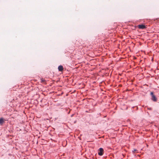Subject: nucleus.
<instances>
[{
  "mask_svg": "<svg viewBox=\"0 0 159 159\" xmlns=\"http://www.w3.org/2000/svg\"><path fill=\"white\" fill-rule=\"evenodd\" d=\"M137 150L136 149H134L133 150V152H137Z\"/></svg>",
  "mask_w": 159,
  "mask_h": 159,
  "instance_id": "423d86ee",
  "label": "nucleus"
},
{
  "mask_svg": "<svg viewBox=\"0 0 159 159\" xmlns=\"http://www.w3.org/2000/svg\"><path fill=\"white\" fill-rule=\"evenodd\" d=\"M4 122V120L3 118H0V125H2Z\"/></svg>",
  "mask_w": 159,
  "mask_h": 159,
  "instance_id": "39448f33",
  "label": "nucleus"
},
{
  "mask_svg": "<svg viewBox=\"0 0 159 159\" xmlns=\"http://www.w3.org/2000/svg\"><path fill=\"white\" fill-rule=\"evenodd\" d=\"M63 69V66L61 65H60L58 67V70L59 71H62Z\"/></svg>",
  "mask_w": 159,
  "mask_h": 159,
  "instance_id": "20e7f679",
  "label": "nucleus"
},
{
  "mask_svg": "<svg viewBox=\"0 0 159 159\" xmlns=\"http://www.w3.org/2000/svg\"><path fill=\"white\" fill-rule=\"evenodd\" d=\"M151 95L152 96V100L154 101H156L157 100V99L156 97L155 96V95L153 94V93L151 92Z\"/></svg>",
  "mask_w": 159,
  "mask_h": 159,
  "instance_id": "f257e3e1",
  "label": "nucleus"
},
{
  "mask_svg": "<svg viewBox=\"0 0 159 159\" xmlns=\"http://www.w3.org/2000/svg\"><path fill=\"white\" fill-rule=\"evenodd\" d=\"M103 149L102 148H100L99 149L98 154L100 156H102L103 154Z\"/></svg>",
  "mask_w": 159,
  "mask_h": 159,
  "instance_id": "f03ea898",
  "label": "nucleus"
},
{
  "mask_svg": "<svg viewBox=\"0 0 159 159\" xmlns=\"http://www.w3.org/2000/svg\"><path fill=\"white\" fill-rule=\"evenodd\" d=\"M138 27L139 28L141 29H144L146 28L145 25L143 24L139 25Z\"/></svg>",
  "mask_w": 159,
  "mask_h": 159,
  "instance_id": "7ed1b4c3",
  "label": "nucleus"
}]
</instances>
